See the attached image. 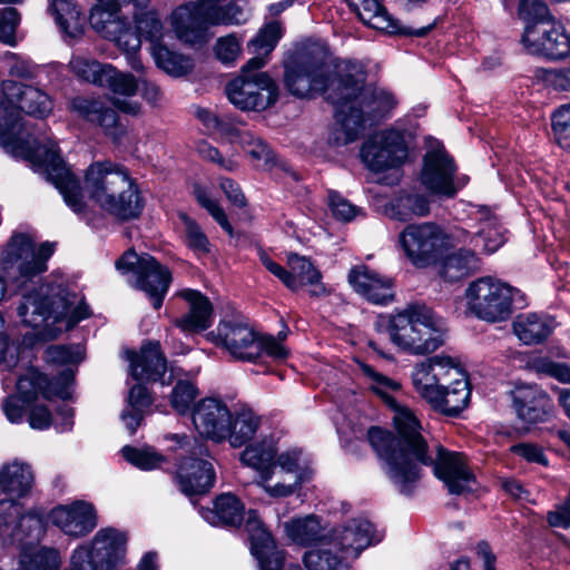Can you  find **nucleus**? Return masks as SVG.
Listing matches in <instances>:
<instances>
[{"label": "nucleus", "mask_w": 570, "mask_h": 570, "mask_svg": "<svg viewBox=\"0 0 570 570\" xmlns=\"http://www.w3.org/2000/svg\"><path fill=\"white\" fill-rule=\"evenodd\" d=\"M1 88L6 101L0 102V146L45 173L67 206L81 214L85 203L80 183L60 157L57 144L48 137L35 135L31 127L22 122L21 111L39 118L49 115L52 110L50 97L39 88L13 80L3 81Z\"/></svg>", "instance_id": "f257e3e1"}, {"label": "nucleus", "mask_w": 570, "mask_h": 570, "mask_svg": "<svg viewBox=\"0 0 570 570\" xmlns=\"http://www.w3.org/2000/svg\"><path fill=\"white\" fill-rule=\"evenodd\" d=\"M421 426L414 429L403 439L377 426L368 430L353 428L352 435L338 428L341 439L348 443L352 439H366L384 463V471L391 482L403 494H410L421 476V465L433 466L434 475L441 480L451 494H462L471 490L474 475L468 465L466 456L461 452L449 451L436 445L435 455L421 434Z\"/></svg>", "instance_id": "f03ea898"}, {"label": "nucleus", "mask_w": 570, "mask_h": 570, "mask_svg": "<svg viewBox=\"0 0 570 570\" xmlns=\"http://www.w3.org/2000/svg\"><path fill=\"white\" fill-rule=\"evenodd\" d=\"M365 72L360 62L343 61L340 67L337 92L331 91L327 101L335 107L337 127L328 142L334 146L355 141L367 124L390 116L396 107L394 95L380 87H365Z\"/></svg>", "instance_id": "7ed1b4c3"}, {"label": "nucleus", "mask_w": 570, "mask_h": 570, "mask_svg": "<svg viewBox=\"0 0 570 570\" xmlns=\"http://www.w3.org/2000/svg\"><path fill=\"white\" fill-rule=\"evenodd\" d=\"M282 35L279 22L273 21L263 27L248 42V50L254 57L242 68V73L226 85L225 89L228 100L236 108L262 111L277 100L276 82L266 72L258 70L265 66Z\"/></svg>", "instance_id": "20e7f679"}, {"label": "nucleus", "mask_w": 570, "mask_h": 570, "mask_svg": "<svg viewBox=\"0 0 570 570\" xmlns=\"http://www.w3.org/2000/svg\"><path fill=\"white\" fill-rule=\"evenodd\" d=\"M412 382L417 394L435 412L456 417L471 399L465 372L450 356L435 355L415 365Z\"/></svg>", "instance_id": "39448f33"}, {"label": "nucleus", "mask_w": 570, "mask_h": 570, "mask_svg": "<svg viewBox=\"0 0 570 570\" xmlns=\"http://www.w3.org/2000/svg\"><path fill=\"white\" fill-rule=\"evenodd\" d=\"M374 327L386 333L391 342L411 355H426L445 343L446 325L430 307L420 304L406 306L395 314H381Z\"/></svg>", "instance_id": "423d86ee"}, {"label": "nucleus", "mask_w": 570, "mask_h": 570, "mask_svg": "<svg viewBox=\"0 0 570 570\" xmlns=\"http://www.w3.org/2000/svg\"><path fill=\"white\" fill-rule=\"evenodd\" d=\"M21 323L43 327L48 334L69 331L90 315L88 305L78 295L61 286H40L22 294L17 307Z\"/></svg>", "instance_id": "0eeeda50"}, {"label": "nucleus", "mask_w": 570, "mask_h": 570, "mask_svg": "<svg viewBox=\"0 0 570 570\" xmlns=\"http://www.w3.org/2000/svg\"><path fill=\"white\" fill-rule=\"evenodd\" d=\"M85 190L101 209L121 220L138 218L145 206L138 185L111 161L95 163L87 169Z\"/></svg>", "instance_id": "6e6552de"}, {"label": "nucleus", "mask_w": 570, "mask_h": 570, "mask_svg": "<svg viewBox=\"0 0 570 570\" xmlns=\"http://www.w3.org/2000/svg\"><path fill=\"white\" fill-rule=\"evenodd\" d=\"M55 252V244L45 242L36 244L28 233H13L0 254V272L19 289L37 279L48 269V261ZM8 292L7 281L0 275V303Z\"/></svg>", "instance_id": "1a4fd4ad"}, {"label": "nucleus", "mask_w": 570, "mask_h": 570, "mask_svg": "<svg viewBox=\"0 0 570 570\" xmlns=\"http://www.w3.org/2000/svg\"><path fill=\"white\" fill-rule=\"evenodd\" d=\"M224 1L197 0L177 7L170 16L177 38L186 43H200L209 26L238 24L246 20L239 6L235 2L223 6Z\"/></svg>", "instance_id": "9d476101"}, {"label": "nucleus", "mask_w": 570, "mask_h": 570, "mask_svg": "<svg viewBox=\"0 0 570 570\" xmlns=\"http://www.w3.org/2000/svg\"><path fill=\"white\" fill-rule=\"evenodd\" d=\"M464 301L466 313L490 324L507 322L515 308L525 304L521 291L492 276L471 282L464 291Z\"/></svg>", "instance_id": "9b49d317"}, {"label": "nucleus", "mask_w": 570, "mask_h": 570, "mask_svg": "<svg viewBox=\"0 0 570 570\" xmlns=\"http://www.w3.org/2000/svg\"><path fill=\"white\" fill-rule=\"evenodd\" d=\"M216 344L222 345L234 358L245 362H254L264 355L283 361L288 355V351L278 340L256 332L240 318L219 322Z\"/></svg>", "instance_id": "f8f14e48"}, {"label": "nucleus", "mask_w": 570, "mask_h": 570, "mask_svg": "<svg viewBox=\"0 0 570 570\" xmlns=\"http://www.w3.org/2000/svg\"><path fill=\"white\" fill-rule=\"evenodd\" d=\"M336 77L330 78V70L321 53L302 52L285 63L284 83L286 89L296 97L311 98L323 94L327 100L331 91H338L340 67Z\"/></svg>", "instance_id": "ddd939ff"}, {"label": "nucleus", "mask_w": 570, "mask_h": 570, "mask_svg": "<svg viewBox=\"0 0 570 570\" xmlns=\"http://www.w3.org/2000/svg\"><path fill=\"white\" fill-rule=\"evenodd\" d=\"M115 266L124 275L132 274L135 287L151 298L154 308L161 307L171 282V274L167 267L160 265L149 254L138 255L134 249L125 252L116 261Z\"/></svg>", "instance_id": "4468645a"}, {"label": "nucleus", "mask_w": 570, "mask_h": 570, "mask_svg": "<svg viewBox=\"0 0 570 570\" xmlns=\"http://www.w3.org/2000/svg\"><path fill=\"white\" fill-rule=\"evenodd\" d=\"M128 533L114 527L99 529L92 539L78 544L75 552H85L94 570H119L127 563Z\"/></svg>", "instance_id": "2eb2a0df"}, {"label": "nucleus", "mask_w": 570, "mask_h": 570, "mask_svg": "<svg viewBox=\"0 0 570 570\" xmlns=\"http://www.w3.org/2000/svg\"><path fill=\"white\" fill-rule=\"evenodd\" d=\"M426 153L421 173L422 185L432 194L454 197L458 187L454 181L456 167L443 144L433 138H425Z\"/></svg>", "instance_id": "dca6fc26"}, {"label": "nucleus", "mask_w": 570, "mask_h": 570, "mask_svg": "<svg viewBox=\"0 0 570 570\" xmlns=\"http://www.w3.org/2000/svg\"><path fill=\"white\" fill-rule=\"evenodd\" d=\"M360 370L368 389L380 396L393 412L392 419L399 434L397 436L393 435L395 439H403L410 432L413 433L414 429L420 428L421 423L413 411L395 399V394L401 391V384L397 381L375 371L365 363L360 364Z\"/></svg>", "instance_id": "f3484780"}, {"label": "nucleus", "mask_w": 570, "mask_h": 570, "mask_svg": "<svg viewBox=\"0 0 570 570\" xmlns=\"http://www.w3.org/2000/svg\"><path fill=\"white\" fill-rule=\"evenodd\" d=\"M363 164L374 173L401 166L407 157L404 135L394 129H386L373 135L361 148Z\"/></svg>", "instance_id": "a211bd4d"}, {"label": "nucleus", "mask_w": 570, "mask_h": 570, "mask_svg": "<svg viewBox=\"0 0 570 570\" xmlns=\"http://www.w3.org/2000/svg\"><path fill=\"white\" fill-rule=\"evenodd\" d=\"M401 246L416 267H426L434 263L444 246V235L434 224H413L400 235Z\"/></svg>", "instance_id": "6ab92c4d"}, {"label": "nucleus", "mask_w": 570, "mask_h": 570, "mask_svg": "<svg viewBox=\"0 0 570 570\" xmlns=\"http://www.w3.org/2000/svg\"><path fill=\"white\" fill-rule=\"evenodd\" d=\"M328 540L348 560L358 558L361 552L382 540L373 523L365 518H352L328 532Z\"/></svg>", "instance_id": "aec40b11"}, {"label": "nucleus", "mask_w": 570, "mask_h": 570, "mask_svg": "<svg viewBox=\"0 0 570 570\" xmlns=\"http://www.w3.org/2000/svg\"><path fill=\"white\" fill-rule=\"evenodd\" d=\"M521 42L525 51L533 56L557 60L570 55V36L557 22L542 28L525 26Z\"/></svg>", "instance_id": "412c9836"}, {"label": "nucleus", "mask_w": 570, "mask_h": 570, "mask_svg": "<svg viewBox=\"0 0 570 570\" xmlns=\"http://www.w3.org/2000/svg\"><path fill=\"white\" fill-rule=\"evenodd\" d=\"M289 475L292 482H276L267 488L272 498H286L294 494L304 483L312 480L314 474L313 461L302 449L292 448L277 453L275 470Z\"/></svg>", "instance_id": "4be33fe9"}, {"label": "nucleus", "mask_w": 570, "mask_h": 570, "mask_svg": "<svg viewBox=\"0 0 570 570\" xmlns=\"http://www.w3.org/2000/svg\"><path fill=\"white\" fill-rule=\"evenodd\" d=\"M73 392V371L67 368L58 373L51 381L36 370H30L17 381V395L21 396L23 403L33 402L39 395L45 399L57 396L61 400H69Z\"/></svg>", "instance_id": "5701e85b"}, {"label": "nucleus", "mask_w": 570, "mask_h": 570, "mask_svg": "<svg viewBox=\"0 0 570 570\" xmlns=\"http://www.w3.org/2000/svg\"><path fill=\"white\" fill-rule=\"evenodd\" d=\"M193 424L203 438L222 442L229 431L230 411L219 399H203L193 411Z\"/></svg>", "instance_id": "b1692460"}, {"label": "nucleus", "mask_w": 570, "mask_h": 570, "mask_svg": "<svg viewBox=\"0 0 570 570\" xmlns=\"http://www.w3.org/2000/svg\"><path fill=\"white\" fill-rule=\"evenodd\" d=\"M49 517L52 524L61 532L76 539L86 537L98 524L95 507L81 500L56 507Z\"/></svg>", "instance_id": "393cba45"}, {"label": "nucleus", "mask_w": 570, "mask_h": 570, "mask_svg": "<svg viewBox=\"0 0 570 570\" xmlns=\"http://www.w3.org/2000/svg\"><path fill=\"white\" fill-rule=\"evenodd\" d=\"M245 529L250 541L252 554L257 559L259 570H281L285 560L284 552L276 549L271 533L253 510L247 512Z\"/></svg>", "instance_id": "a878e982"}, {"label": "nucleus", "mask_w": 570, "mask_h": 570, "mask_svg": "<svg viewBox=\"0 0 570 570\" xmlns=\"http://www.w3.org/2000/svg\"><path fill=\"white\" fill-rule=\"evenodd\" d=\"M472 214L479 222V228L473 235L462 232V240L475 252H497L505 243V229L499 217L489 207L481 205L474 206Z\"/></svg>", "instance_id": "bb28decb"}, {"label": "nucleus", "mask_w": 570, "mask_h": 570, "mask_svg": "<svg viewBox=\"0 0 570 570\" xmlns=\"http://www.w3.org/2000/svg\"><path fill=\"white\" fill-rule=\"evenodd\" d=\"M347 279L354 291L371 303L383 305L394 299L393 279L366 265L353 267Z\"/></svg>", "instance_id": "cd10ccee"}, {"label": "nucleus", "mask_w": 570, "mask_h": 570, "mask_svg": "<svg viewBox=\"0 0 570 570\" xmlns=\"http://www.w3.org/2000/svg\"><path fill=\"white\" fill-rule=\"evenodd\" d=\"M215 471L213 464L194 455L183 458L176 470V483L187 497L207 493L214 485Z\"/></svg>", "instance_id": "c85d7f7f"}, {"label": "nucleus", "mask_w": 570, "mask_h": 570, "mask_svg": "<svg viewBox=\"0 0 570 570\" xmlns=\"http://www.w3.org/2000/svg\"><path fill=\"white\" fill-rule=\"evenodd\" d=\"M512 401L519 419L530 424L544 421L552 410L549 395L537 385L515 386L512 391Z\"/></svg>", "instance_id": "c756f323"}, {"label": "nucleus", "mask_w": 570, "mask_h": 570, "mask_svg": "<svg viewBox=\"0 0 570 570\" xmlns=\"http://www.w3.org/2000/svg\"><path fill=\"white\" fill-rule=\"evenodd\" d=\"M126 355L130 363V375L136 381H161V384H166L163 379L167 370V364L158 342H148L141 346L139 353L128 351Z\"/></svg>", "instance_id": "7c9ffc66"}, {"label": "nucleus", "mask_w": 570, "mask_h": 570, "mask_svg": "<svg viewBox=\"0 0 570 570\" xmlns=\"http://www.w3.org/2000/svg\"><path fill=\"white\" fill-rule=\"evenodd\" d=\"M70 108L78 117L99 126L112 139H118L124 134L118 114L100 99L76 97L71 100Z\"/></svg>", "instance_id": "2f4dec72"}, {"label": "nucleus", "mask_w": 570, "mask_h": 570, "mask_svg": "<svg viewBox=\"0 0 570 570\" xmlns=\"http://www.w3.org/2000/svg\"><path fill=\"white\" fill-rule=\"evenodd\" d=\"M276 456L277 448L273 439L252 443L240 453L242 463L257 472V484L266 493L267 488H272L271 481L275 474Z\"/></svg>", "instance_id": "473e14b6"}, {"label": "nucleus", "mask_w": 570, "mask_h": 570, "mask_svg": "<svg viewBox=\"0 0 570 570\" xmlns=\"http://www.w3.org/2000/svg\"><path fill=\"white\" fill-rule=\"evenodd\" d=\"M180 296L188 304V312L175 320V325L185 333H200L213 324L214 309L210 301L195 289H184Z\"/></svg>", "instance_id": "72a5a7b5"}, {"label": "nucleus", "mask_w": 570, "mask_h": 570, "mask_svg": "<svg viewBox=\"0 0 570 570\" xmlns=\"http://www.w3.org/2000/svg\"><path fill=\"white\" fill-rule=\"evenodd\" d=\"M360 20L376 30L389 33H410L403 29L383 6V0H346Z\"/></svg>", "instance_id": "f704fd0d"}, {"label": "nucleus", "mask_w": 570, "mask_h": 570, "mask_svg": "<svg viewBox=\"0 0 570 570\" xmlns=\"http://www.w3.org/2000/svg\"><path fill=\"white\" fill-rule=\"evenodd\" d=\"M33 480L31 465L20 459H13L0 466V491L8 497H26L31 491Z\"/></svg>", "instance_id": "c9c22d12"}, {"label": "nucleus", "mask_w": 570, "mask_h": 570, "mask_svg": "<svg viewBox=\"0 0 570 570\" xmlns=\"http://www.w3.org/2000/svg\"><path fill=\"white\" fill-rule=\"evenodd\" d=\"M202 518L212 525L237 527L244 519V505L237 497L223 493L216 498L214 508H202Z\"/></svg>", "instance_id": "e433bc0d"}, {"label": "nucleus", "mask_w": 570, "mask_h": 570, "mask_svg": "<svg viewBox=\"0 0 570 570\" xmlns=\"http://www.w3.org/2000/svg\"><path fill=\"white\" fill-rule=\"evenodd\" d=\"M513 332L525 345L540 344L552 333L553 320L538 313H523L513 321Z\"/></svg>", "instance_id": "4c0bfd02"}, {"label": "nucleus", "mask_w": 570, "mask_h": 570, "mask_svg": "<svg viewBox=\"0 0 570 570\" xmlns=\"http://www.w3.org/2000/svg\"><path fill=\"white\" fill-rule=\"evenodd\" d=\"M287 263L291 278H293L295 283V291H298L305 285H311L313 286L309 291L312 296H324L327 294L325 285L321 283L322 275L320 271L308 258L297 254H291Z\"/></svg>", "instance_id": "58836bf2"}, {"label": "nucleus", "mask_w": 570, "mask_h": 570, "mask_svg": "<svg viewBox=\"0 0 570 570\" xmlns=\"http://www.w3.org/2000/svg\"><path fill=\"white\" fill-rule=\"evenodd\" d=\"M303 562L307 570H348L350 560L343 556L328 539L304 554Z\"/></svg>", "instance_id": "ea45409f"}, {"label": "nucleus", "mask_w": 570, "mask_h": 570, "mask_svg": "<svg viewBox=\"0 0 570 570\" xmlns=\"http://www.w3.org/2000/svg\"><path fill=\"white\" fill-rule=\"evenodd\" d=\"M480 269V259L473 248H461L444 257L440 274L449 281L455 282Z\"/></svg>", "instance_id": "a19ab883"}, {"label": "nucleus", "mask_w": 570, "mask_h": 570, "mask_svg": "<svg viewBox=\"0 0 570 570\" xmlns=\"http://www.w3.org/2000/svg\"><path fill=\"white\" fill-rule=\"evenodd\" d=\"M49 9L65 36L73 39L83 32L86 18L70 0H52Z\"/></svg>", "instance_id": "79ce46f5"}, {"label": "nucleus", "mask_w": 570, "mask_h": 570, "mask_svg": "<svg viewBox=\"0 0 570 570\" xmlns=\"http://www.w3.org/2000/svg\"><path fill=\"white\" fill-rule=\"evenodd\" d=\"M89 17L91 27L104 38L115 35L117 28H121L125 20L120 16L118 0L97 1Z\"/></svg>", "instance_id": "37998d69"}, {"label": "nucleus", "mask_w": 570, "mask_h": 570, "mask_svg": "<svg viewBox=\"0 0 570 570\" xmlns=\"http://www.w3.org/2000/svg\"><path fill=\"white\" fill-rule=\"evenodd\" d=\"M28 422L33 430H46L53 424L58 432H68L73 426V411L69 405L63 404L57 409L56 417L52 420L47 407L35 406L30 411Z\"/></svg>", "instance_id": "c03bdc74"}, {"label": "nucleus", "mask_w": 570, "mask_h": 570, "mask_svg": "<svg viewBox=\"0 0 570 570\" xmlns=\"http://www.w3.org/2000/svg\"><path fill=\"white\" fill-rule=\"evenodd\" d=\"M287 537L295 543L302 546L315 544L318 547L321 540L328 539L327 534H321V523L313 514L305 518H298L285 523Z\"/></svg>", "instance_id": "a18cd8bd"}, {"label": "nucleus", "mask_w": 570, "mask_h": 570, "mask_svg": "<svg viewBox=\"0 0 570 570\" xmlns=\"http://www.w3.org/2000/svg\"><path fill=\"white\" fill-rule=\"evenodd\" d=\"M261 425V417L252 410H243L235 415L230 413L227 438L233 448H240L253 439Z\"/></svg>", "instance_id": "49530a36"}, {"label": "nucleus", "mask_w": 570, "mask_h": 570, "mask_svg": "<svg viewBox=\"0 0 570 570\" xmlns=\"http://www.w3.org/2000/svg\"><path fill=\"white\" fill-rule=\"evenodd\" d=\"M115 35H109L106 39L114 41L125 55L128 65L135 71H142L144 65L138 56V51L141 46L142 36L139 31L132 30L129 23L124 20L121 28H117Z\"/></svg>", "instance_id": "de8ad7c7"}, {"label": "nucleus", "mask_w": 570, "mask_h": 570, "mask_svg": "<svg viewBox=\"0 0 570 570\" xmlns=\"http://www.w3.org/2000/svg\"><path fill=\"white\" fill-rule=\"evenodd\" d=\"M151 55L157 67L173 77H183L194 68L189 57L171 51L161 43L151 47Z\"/></svg>", "instance_id": "09e8293b"}, {"label": "nucleus", "mask_w": 570, "mask_h": 570, "mask_svg": "<svg viewBox=\"0 0 570 570\" xmlns=\"http://www.w3.org/2000/svg\"><path fill=\"white\" fill-rule=\"evenodd\" d=\"M69 68L77 78L99 87L106 81V76L111 72V65L101 63L81 55L72 56Z\"/></svg>", "instance_id": "8fccbe9b"}, {"label": "nucleus", "mask_w": 570, "mask_h": 570, "mask_svg": "<svg viewBox=\"0 0 570 570\" xmlns=\"http://www.w3.org/2000/svg\"><path fill=\"white\" fill-rule=\"evenodd\" d=\"M392 216L399 220H409L414 216H425L430 212V204L424 195L404 191L392 203Z\"/></svg>", "instance_id": "3c124183"}, {"label": "nucleus", "mask_w": 570, "mask_h": 570, "mask_svg": "<svg viewBox=\"0 0 570 570\" xmlns=\"http://www.w3.org/2000/svg\"><path fill=\"white\" fill-rule=\"evenodd\" d=\"M19 562L22 570H59L61 558L56 549L28 547L22 548Z\"/></svg>", "instance_id": "603ef678"}, {"label": "nucleus", "mask_w": 570, "mask_h": 570, "mask_svg": "<svg viewBox=\"0 0 570 570\" xmlns=\"http://www.w3.org/2000/svg\"><path fill=\"white\" fill-rule=\"evenodd\" d=\"M42 520L36 513H26L19 517L12 527L11 537L13 541L19 542L23 548H28L33 542L40 540L43 534Z\"/></svg>", "instance_id": "864d4df0"}, {"label": "nucleus", "mask_w": 570, "mask_h": 570, "mask_svg": "<svg viewBox=\"0 0 570 570\" xmlns=\"http://www.w3.org/2000/svg\"><path fill=\"white\" fill-rule=\"evenodd\" d=\"M179 218L184 224V244L197 257L207 255L210 252V243L202 227L184 213L179 214Z\"/></svg>", "instance_id": "5fc2aeb1"}, {"label": "nucleus", "mask_w": 570, "mask_h": 570, "mask_svg": "<svg viewBox=\"0 0 570 570\" xmlns=\"http://www.w3.org/2000/svg\"><path fill=\"white\" fill-rule=\"evenodd\" d=\"M45 358L52 365L65 366L61 372L71 368L75 376V367L82 361L83 351L80 345H52L46 348Z\"/></svg>", "instance_id": "6e6d98bb"}, {"label": "nucleus", "mask_w": 570, "mask_h": 570, "mask_svg": "<svg viewBox=\"0 0 570 570\" xmlns=\"http://www.w3.org/2000/svg\"><path fill=\"white\" fill-rule=\"evenodd\" d=\"M198 394V387L193 381L178 380L170 394V404L179 414H186L195 403Z\"/></svg>", "instance_id": "4d7b16f0"}, {"label": "nucleus", "mask_w": 570, "mask_h": 570, "mask_svg": "<svg viewBox=\"0 0 570 570\" xmlns=\"http://www.w3.org/2000/svg\"><path fill=\"white\" fill-rule=\"evenodd\" d=\"M124 458L140 470H154L165 461L164 456L153 448H132L124 446L121 450Z\"/></svg>", "instance_id": "13d9d810"}, {"label": "nucleus", "mask_w": 570, "mask_h": 570, "mask_svg": "<svg viewBox=\"0 0 570 570\" xmlns=\"http://www.w3.org/2000/svg\"><path fill=\"white\" fill-rule=\"evenodd\" d=\"M519 16L527 22V26L542 28L551 23L550 11L542 0H521Z\"/></svg>", "instance_id": "bf43d9fd"}, {"label": "nucleus", "mask_w": 570, "mask_h": 570, "mask_svg": "<svg viewBox=\"0 0 570 570\" xmlns=\"http://www.w3.org/2000/svg\"><path fill=\"white\" fill-rule=\"evenodd\" d=\"M106 78L100 87L109 88L116 95L131 97L139 89V80L130 73L117 71L112 66Z\"/></svg>", "instance_id": "052dcab7"}, {"label": "nucleus", "mask_w": 570, "mask_h": 570, "mask_svg": "<svg viewBox=\"0 0 570 570\" xmlns=\"http://www.w3.org/2000/svg\"><path fill=\"white\" fill-rule=\"evenodd\" d=\"M552 130L559 146L570 153V105H562L551 116Z\"/></svg>", "instance_id": "680f3d73"}, {"label": "nucleus", "mask_w": 570, "mask_h": 570, "mask_svg": "<svg viewBox=\"0 0 570 570\" xmlns=\"http://www.w3.org/2000/svg\"><path fill=\"white\" fill-rule=\"evenodd\" d=\"M194 193L199 205L212 215V217L227 234L232 235L233 227L229 224L228 218L218 202L212 198L209 193L200 186L195 187Z\"/></svg>", "instance_id": "e2e57ef3"}, {"label": "nucleus", "mask_w": 570, "mask_h": 570, "mask_svg": "<svg viewBox=\"0 0 570 570\" xmlns=\"http://www.w3.org/2000/svg\"><path fill=\"white\" fill-rule=\"evenodd\" d=\"M239 144L252 159L256 161V166L266 165L272 161V151L268 146L250 131L242 134Z\"/></svg>", "instance_id": "0e129e2a"}, {"label": "nucleus", "mask_w": 570, "mask_h": 570, "mask_svg": "<svg viewBox=\"0 0 570 570\" xmlns=\"http://www.w3.org/2000/svg\"><path fill=\"white\" fill-rule=\"evenodd\" d=\"M328 206L333 216L344 223H348L363 215L362 208L354 206L342 195L333 190L328 191Z\"/></svg>", "instance_id": "69168bd1"}, {"label": "nucleus", "mask_w": 570, "mask_h": 570, "mask_svg": "<svg viewBox=\"0 0 570 570\" xmlns=\"http://www.w3.org/2000/svg\"><path fill=\"white\" fill-rule=\"evenodd\" d=\"M533 368L540 374L556 379L563 384H570V364L556 362L549 357H539L533 361Z\"/></svg>", "instance_id": "338daca9"}, {"label": "nucleus", "mask_w": 570, "mask_h": 570, "mask_svg": "<svg viewBox=\"0 0 570 570\" xmlns=\"http://www.w3.org/2000/svg\"><path fill=\"white\" fill-rule=\"evenodd\" d=\"M20 22V14L16 8H4L0 11V41L14 45L16 29Z\"/></svg>", "instance_id": "774afa93"}]
</instances>
